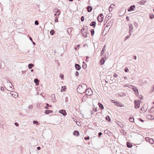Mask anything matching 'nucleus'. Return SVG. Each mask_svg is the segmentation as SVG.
<instances>
[{
  "label": "nucleus",
  "mask_w": 154,
  "mask_h": 154,
  "mask_svg": "<svg viewBox=\"0 0 154 154\" xmlns=\"http://www.w3.org/2000/svg\"><path fill=\"white\" fill-rule=\"evenodd\" d=\"M87 88V85L84 84H82L80 85L77 88V91L80 94H83L85 92V90Z\"/></svg>",
  "instance_id": "1"
},
{
  "label": "nucleus",
  "mask_w": 154,
  "mask_h": 154,
  "mask_svg": "<svg viewBox=\"0 0 154 154\" xmlns=\"http://www.w3.org/2000/svg\"><path fill=\"white\" fill-rule=\"evenodd\" d=\"M88 27L87 26H85V28H82L81 30V32L82 34L85 37H87V34L88 33L87 32Z\"/></svg>",
  "instance_id": "2"
},
{
  "label": "nucleus",
  "mask_w": 154,
  "mask_h": 154,
  "mask_svg": "<svg viewBox=\"0 0 154 154\" xmlns=\"http://www.w3.org/2000/svg\"><path fill=\"white\" fill-rule=\"evenodd\" d=\"M85 92L87 95H91L93 94L92 90L90 88H88L87 89H86Z\"/></svg>",
  "instance_id": "3"
},
{
  "label": "nucleus",
  "mask_w": 154,
  "mask_h": 154,
  "mask_svg": "<svg viewBox=\"0 0 154 154\" xmlns=\"http://www.w3.org/2000/svg\"><path fill=\"white\" fill-rule=\"evenodd\" d=\"M97 19L99 22H101L103 19V14H100L97 18Z\"/></svg>",
  "instance_id": "4"
},
{
  "label": "nucleus",
  "mask_w": 154,
  "mask_h": 154,
  "mask_svg": "<svg viewBox=\"0 0 154 154\" xmlns=\"http://www.w3.org/2000/svg\"><path fill=\"white\" fill-rule=\"evenodd\" d=\"M126 11V10L125 8L124 7H122L119 11V14L121 15H123L125 14Z\"/></svg>",
  "instance_id": "5"
},
{
  "label": "nucleus",
  "mask_w": 154,
  "mask_h": 154,
  "mask_svg": "<svg viewBox=\"0 0 154 154\" xmlns=\"http://www.w3.org/2000/svg\"><path fill=\"white\" fill-rule=\"evenodd\" d=\"M141 101H137L136 100L134 101V104L135 105L134 108L135 109L139 108L140 105V102Z\"/></svg>",
  "instance_id": "6"
},
{
  "label": "nucleus",
  "mask_w": 154,
  "mask_h": 154,
  "mask_svg": "<svg viewBox=\"0 0 154 154\" xmlns=\"http://www.w3.org/2000/svg\"><path fill=\"white\" fill-rule=\"evenodd\" d=\"M54 11L55 13V14H54V15L56 16H59L60 14V10L57 8L54 9Z\"/></svg>",
  "instance_id": "7"
},
{
  "label": "nucleus",
  "mask_w": 154,
  "mask_h": 154,
  "mask_svg": "<svg viewBox=\"0 0 154 154\" xmlns=\"http://www.w3.org/2000/svg\"><path fill=\"white\" fill-rule=\"evenodd\" d=\"M132 86V89L134 91V93H135L136 95H137H137H138V89L137 88L133 85Z\"/></svg>",
  "instance_id": "8"
},
{
  "label": "nucleus",
  "mask_w": 154,
  "mask_h": 154,
  "mask_svg": "<svg viewBox=\"0 0 154 154\" xmlns=\"http://www.w3.org/2000/svg\"><path fill=\"white\" fill-rule=\"evenodd\" d=\"M135 8V6L134 5H133L130 6L128 9V11L129 12L131 11H133L134 10V9Z\"/></svg>",
  "instance_id": "9"
},
{
  "label": "nucleus",
  "mask_w": 154,
  "mask_h": 154,
  "mask_svg": "<svg viewBox=\"0 0 154 154\" xmlns=\"http://www.w3.org/2000/svg\"><path fill=\"white\" fill-rule=\"evenodd\" d=\"M59 112L60 114H62V115L64 116H66L67 115V113L64 109L60 110L59 111Z\"/></svg>",
  "instance_id": "10"
},
{
  "label": "nucleus",
  "mask_w": 154,
  "mask_h": 154,
  "mask_svg": "<svg viewBox=\"0 0 154 154\" xmlns=\"http://www.w3.org/2000/svg\"><path fill=\"white\" fill-rule=\"evenodd\" d=\"M75 66L76 69L77 70H79L81 69V67L80 65L78 64H75Z\"/></svg>",
  "instance_id": "11"
},
{
  "label": "nucleus",
  "mask_w": 154,
  "mask_h": 154,
  "mask_svg": "<svg viewBox=\"0 0 154 154\" xmlns=\"http://www.w3.org/2000/svg\"><path fill=\"white\" fill-rule=\"evenodd\" d=\"M147 118L148 119L152 120L154 119V117L151 114H148L147 116Z\"/></svg>",
  "instance_id": "12"
},
{
  "label": "nucleus",
  "mask_w": 154,
  "mask_h": 154,
  "mask_svg": "<svg viewBox=\"0 0 154 154\" xmlns=\"http://www.w3.org/2000/svg\"><path fill=\"white\" fill-rule=\"evenodd\" d=\"M73 135L76 136H78L79 135V132L78 131L75 130L73 132Z\"/></svg>",
  "instance_id": "13"
},
{
  "label": "nucleus",
  "mask_w": 154,
  "mask_h": 154,
  "mask_svg": "<svg viewBox=\"0 0 154 154\" xmlns=\"http://www.w3.org/2000/svg\"><path fill=\"white\" fill-rule=\"evenodd\" d=\"M96 25V23L95 21H93L90 24V25L91 26H93V27L94 28L95 27Z\"/></svg>",
  "instance_id": "14"
},
{
  "label": "nucleus",
  "mask_w": 154,
  "mask_h": 154,
  "mask_svg": "<svg viewBox=\"0 0 154 154\" xmlns=\"http://www.w3.org/2000/svg\"><path fill=\"white\" fill-rule=\"evenodd\" d=\"M34 82L35 83V85L36 86H38L39 85V81L38 79H35L34 80Z\"/></svg>",
  "instance_id": "15"
},
{
  "label": "nucleus",
  "mask_w": 154,
  "mask_h": 154,
  "mask_svg": "<svg viewBox=\"0 0 154 154\" xmlns=\"http://www.w3.org/2000/svg\"><path fill=\"white\" fill-rule=\"evenodd\" d=\"M87 10L88 12H90L92 11V8L91 6H88L87 7Z\"/></svg>",
  "instance_id": "16"
},
{
  "label": "nucleus",
  "mask_w": 154,
  "mask_h": 154,
  "mask_svg": "<svg viewBox=\"0 0 154 154\" xmlns=\"http://www.w3.org/2000/svg\"><path fill=\"white\" fill-rule=\"evenodd\" d=\"M147 106V104H144L143 105V107L140 109V110L142 111H144L143 112H144L147 109H146V110H145V108L144 107Z\"/></svg>",
  "instance_id": "17"
},
{
  "label": "nucleus",
  "mask_w": 154,
  "mask_h": 154,
  "mask_svg": "<svg viewBox=\"0 0 154 154\" xmlns=\"http://www.w3.org/2000/svg\"><path fill=\"white\" fill-rule=\"evenodd\" d=\"M53 112L52 110H45L44 113L46 114H49L50 113H52Z\"/></svg>",
  "instance_id": "18"
},
{
  "label": "nucleus",
  "mask_w": 154,
  "mask_h": 154,
  "mask_svg": "<svg viewBox=\"0 0 154 154\" xmlns=\"http://www.w3.org/2000/svg\"><path fill=\"white\" fill-rule=\"evenodd\" d=\"M51 97H52V100L54 102H55L56 101L55 98V95L54 94H53L51 95Z\"/></svg>",
  "instance_id": "19"
},
{
  "label": "nucleus",
  "mask_w": 154,
  "mask_h": 154,
  "mask_svg": "<svg viewBox=\"0 0 154 154\" xmlns=\"http://www.w3.org/2000/svg\"><path fill=\"white\" fill-rule=\"evenodd\" d=\"M72 29L73 28L72 27L69 28L67 29V32L68 34H69L71 33Z\"/></svg>",
  "instance_id": "20"
},
{
  "label": "nucleus",
  "mask_w": 154,
  "mask_h": 154,
  "mask_svg": "<svg viewBox=\"0 0 154 154\" xmlns=\"http://www.w3.org/2000/svg\"><path fill=\"white\" fill-rule=\"evenodd\" d=\"M127 147L129 148H131L132 146V144L129 142H127Z\"/></svg>",
  "instance_id": "21"
},
{
  "label": "nucleus",
  "mask_w": 154,
  "mask_h": 154,
  "mask_svg": "<svg viewBox=\"0 0 154 154\" xmlns=\"http://www.w3.org/2000/svg\"><path fill=\"white\" fill-rule=\"evenodd\" d=\"M104 62H105V60H104V59L102 57L101 59V60L100 61V65H103L104 63Z\"/></svg>",
  "instance_id": "22"
},
{
  "label": "nucleus",
  "mask_w": 154,
  "mask_h": 154,
  "mask_svg": "<svg viewBox=\"0 0 154 154\" xmlns=\"http://www.w3.org/2000/svg\"><path fill=\"white\" fill-rule=\"evenodd\" d=\"M98 105L99 106V107L101 109H104V106L101 103H98Z\"/></svg>",
  "instance_id": "23"
},
{
  "label": "nucleus",
  "mask_w": 154,
  "mask_h": 154,
  "mask_svg": "<svg viewBox=\"0 0 154 154\" xmlns=\"http://www.w3.org/2000/svg\"><path fill=\"white\" fill-rule=\"evenodd\" d=\"M150 113H153L154 111V108L153 106L152 107L151 109H149L148 111Z\"/></svg>",
  "instance_id": "24"
},
{
  "label": "nucleus",
  "mask_w": 154,
  "mask_h": 154,
  "mask_svg": "<svg viewBox=\"0 0 154 154\" xmlns=\"http://www.w3.org/2000/svg\"><path fill=\"white\" fill-rule=\"evenodd\" d=\"M117 123L121 127L123 128V125L121 122L118 121H117Z\"/></svg>",
  "instance_id": "25"
},
{
  "label": "nucleus",
  "mask_w": 154,
  "mask_h": 154,
  "mask_svg": "<svg viewBox=\"0 0 154 154\" xmlns=\"http://www.w3.org/2000/svg\"><path fill=\"white\" fill-rule=\"evenodd\" d=\"M106 120L109 122H111V120L109 117L108 116H107L106 117Z\"/></svg>",
  "instance_id": "26"
},
{
  "label": "nucleus",
  "mask_w": 154,
  "mask_h": 154,
  "mask_svg": "<svg viewBox=\"0 0 154 154\" xmlns=\"http://www.w3.org/2000/svg\"><path fill=\"white\" fill-rule=\"evenodd\" d=\"M66 89V86H64L62 87L61 89V91L63 92V91H65Z\"/></svg>",
  "instance_id": "27"
},
{
  "label": "nucleus",
  "mask_w": 154,
  "mask_h": 154,
  "mask_svg": "<svg viewBox=\"0 0 154 154\" xmlns=\"http://www.w3.org/2000/svg\"><path fill=\"white\" fill-rule=\"evenodd\" d=\"M34 66V65L32 63H30L28 64V67L29 69H31L33 66Z\"/></svg>",
  "instance_id": "28"
},
{
  "label": "nucleus",
  "mask_w": 154,
  "mask_h": 154,
  "mask_svg": "<svg viewBox=\"0 0 154 154\" xmlns=\"http://www.w3.org/2000/svg\"><path fill=\"white\" fill-rule=\"evenodd\" d=\"M112 25V23L111 22H109L107 23L105 28L106 27H109V26H110V27L109 28L110 29V28L111 27Z\"/></svg>",
  "instance_id": "29"
},
{
  "label": "nucleus",
  "mask_w": 154,
  "mask_h": 154,
  "mask_svg": "<svg viewBox=\"0 0 154 154\" xmlns=\"http://www.w3.org/2000/svg\"><path fill=\"white\" fill-rule=\"evenodd\" d=\"M55 32L54 30L52 29L50 31V33L51 35H53L55 33Z\"/></svg>",
  "instance_id": "30"
},
{
  "label": "nucleus",
  "mask_w": 154,
  "mask_h": 154,
  "mask_svg": "<svg viewBox=\"0 0 154 154\" xmlns=\"http://www.w3.org/2000/svg\"><path fill=\"white\" fill-rule=\"evenodd\" d=\"M112 102L113 103L115 104V105L117 106V104H118V103H119V102L114 100H112Z\"/></svg>",
  "instance_id": "31"
},
{
  "label": "nucleus",
  "mask_w": 154,
  "mask_h": 154,
  "mask_svg": "<svg viewBox=\"0 0 154 154\" xmlns=\"http://www.w3.org/2000/svg\"><path fill=\"white\" fill-rule=\"evenodd\" d=\"M129 121L132 122H134V118L133 117H130L129 118Z\"/></svg>",
  "instance_id": "32"
},
{
  "label": "nucleus",
  "mask_w": 154,
  "mask_h": 154,
  "mask_svg": "<svg viewBox=\"0 0 154 154\" xmlns=\"http://www.w3.org/2000/svg\"><path fill=\"white\" fill-rule=\"evenodd\" d=\"M33 123L34 124H36L37 125H39V123H38V122L36 120H34L33 121Z\"/></svg>",
  "instance_id": "33"
},
{
  "label": "nucleus",
  "mask_w": 154,
  "mask_h": 154,
  "mask_svg": "<svg viewBox=\"0 0 154 154\" xmlns=\"http://www.w3.org/2000/svg\"><path fill=\"white\" fill-rule=\"evenodd\" d=\"M91 35L92 36H93L94 35V30L93 29H92L91 30Z\"/></svg>",
  "instance_id": "34"
},
{
  "label": "nucleus",
  "mask_w": 154,
  "mask_h": 154,
  "mask_svg": "<svg viewBox=\"0 0 154 154\" xmlns=\"http://www.w3.org/2000/svg\"><path fill=\"white\" fill-rule=\"evenodd\" d=\"M87 67V65L86 63L84 62H83V64L82 65V67L84 69H85Z\"/></svg>",
  "instance_id": "35"
},
{
  "label": "nucleus",
  "mask_w": 154,
  "mask_h": 154,
  "mask_svg": "<svg viewBox=\"0 0 154 154\" xmlns=\"http://www.w3.org/2000/svg\"><path fill=\"white\" fill-rule=\"evenodd\" d=\"M146 2V0H142L139 2L140 3L141 5L143 4L144 3H145Z\"/></svg>",
  "instance_id": "36"
},
{
  "label": "nucleus",
  "mask_w": 154,
  "mask_h": 154,
  "mask_svg": "<svg viewBox=\"0 0 154 154\" xmlns=\"http://www.w3.org/2000/svg\"><path fill=\"white\" fill-rule=\"evenodd\" d=\"M128 25L129 26V29H131V30H133V26L132 24L130 23V24H129Z\"/></svg>",
  "instance_id": "37"
},
{
  "label": "nucleus",
  "mask_w": 154,
  "mask_h": 154,
  "mask_svg": "<svg viewBox=\"0 0 154 154\" xmlns=\"http://www.w3.org/2000/svg\"><path fill=\"white\" fill-rule=\"evenodd\" d=\"M104 133L105 134H110L111 133V132L110 131H109L108 130H106L104 131Z\"/></svg>",
  "instance_id": "38"
},
{
  "label": "nucleus",
  "mask_w": 154,
  "mask_h": 154,
  "mask_svg": "<svg viewBox=\"0 0 154 154\" xmlns=\"http://www.w3.org/2000/svg\"><path fill=\"white\" fill-rule=\"evenodd\" d=\"M154 142V140L152 138H150L149 143H150L153 144V143Z\"/></svg>",
  "instance_id": "39"
},
{
  "label": "nucleus",
  "mask_w": 154,
  "mask_h": 154,
  "mask_svg": "<svg viewBox=\"0 0 154 154\" xmlns=\"http://www.w3.org/2000/svg\"><path fill=\"white\" fill-rule=\"evenodd\" d=\"M119 95H120L121 97V96H125L126 94L125 93H123V92H121L120 93V94H119Z\"/></svg>",
  "instance_id": "40"
},
{
  "label": "nucleus",
  "mask_w": 154,
  "mask_h": 154,
  "mask_svg": "<svg viewBox=\"0 0 154 154\" xmlns=\"http://www.w3.org/2000/svg\"><path fill=\"white\" fill-rule=\"evenodd\" d=\"M118 104H117V106H120V107H122L124 106V105H123L122 103H120L119 102V103H118Z\"/></svg>",
  "instance_id": "41"
},
{
  "label": "nucleus",
  "mask_w": 154,
  "mask_h": 154,
  "mask_svg": "<svg viewBox=\"0 0 154 154\" xmlns=\"http://www.w3.org/2000/svg\"><path fill=\"white\" fill-rule=\"evenodd\" d=\"M137 96H138V97L139 98L140 100H142L143 99V96L141 95H137H137H136Z\"/></svg>",
  "instance_id": "42"
},
{
  "label": "nucleus",
  "mask_w": 154,
  "mask_h": 154,
  "mask_svg": "<svg viewBox=\"0 0 154 154\" xmlns=\"http://www.w3.org/2000/svg\"><path fill=\"white\" fill-rule=\"evenodd\" d=\"M134 26L136 27L137 28L138 27V24L136 22L134 21Z\"/></svg>",
  "instance_id": "43"
},
{
  "label": "nucleus",
  "mask_w": 154,
  "mask_h": 154,
  "mask_svg": "<svg viewBox=\"0 0 154 154\" xmlns=\"http://www.w3.org/2000/svg\"><path fill=\"white\" fill-rule=\"evenodd\" d=\"M106 45H105L103 47V48H102V52H104L105 51V50H106Z\"/></svg>",
  "instance_id": "44"
},
{
  "label": "nucleus",
  "mask_w": 154,
  "mask_h": 154,
  "mask_svg": "<svg viewBox=\"0 0 154 154\" xmlns=\"http://www.w3.org/2000/svg\"><path fill=\"white\" fill-rule=\"evenodd\" d=\"M96 116H97V117H99L101 116L100 112L97 113Z\"/></svg>",
  "instance_id": "45"
},
{
  "label": "nucleus",
  "mask_w": 154,
  "mask_h": 154,
  "mask_svg": "<svg viewBox=\"0 0 154 154\" xmlns=\"http://www.w3.org/2000/svg\"><path fill=\"white\" fill-rule=\"evenodd\" d=\"M131 33H130V35H127L126 37L125 38V40H126L128 38L130 37V36L131 35Z\"/></svg>",
  "instance_id": "46"
},
{
  "label": "nucleus",
  "mask_w": 154,
  "mask_h": 154,
  "mask_svg": "<svg viewBox=\"0 0 154 154\" xmlns=\"http://www.w3.org/2000/svg\"><path fill=\"white\" fill-rule=\"evenodd\" d=\"M149 17L150 19H152L154 18V15L153 14L149 15Z\"/></svg>",
  "instance_id": "47"
},
{
  "label": "nucleus",
  "mask_w": 154,
  "mask_h": 154,
  "mask_svg": "<svg viewBox=\"0 0 154 154\" xmlns=\"http://www.w3.org/2000/svg\"><path fill=\"white\" fill-rule=\"evenodd\" d=\"M124 71H125V72H128V71H129V69H128V68H127V67H125V69Z\"/></svg>",
  "instance_id": "48"
},
{
  "label": "nucleus",
  "mask_w": 154,
  "mask_h": 154,
  "mask_svg": "<svg viewBox=\"0 0 154 154\" xmlns=\"http://www.w3.org/2000/svg\"><path fill=\"white\" fill-rule=\"evenodd\" d=\"M84 139L85 140H88L89 139L90 137L89 136H87V137H85Z\"/></svg>",
  "instance_id": "49"
},
{
  "label": "nucleus",
  "mask_w": 154,
  "mask_h": 154,
  "mask_svg": "<svg viewBox=\"0 0 154 154\" xmlns=\"http://www.w3.org/2000/svg\"><path fill=\"white\" fill-rule=\"evenodd\" d=\"M35 24L36 25H38L39 23L38 20H36L35 21Z\"/></svg>",
  "instance_id": "50"
},
{
  "label": "nucleus",
  "mask_w": 154,
  "mask_h": 154,
  "mask_svg": "<svg viewBox=\"0 0 154 154\" xmlns=\"http://www.w3.org/2000/svg\"><path fill=\"white\" fill-rule=\"evenodd\" d=\"M145 139L147 141L149 142V140H150L149 138V137H145Z\"/></svg>",
  "instance_id": "51"
},
{
  "label": "nucleus",
  "mask_w": 154,
  "mask_h": 154,
  "mask_svg": "<svg viewBox=\"0 0 154 154\" xmlns=\"http://www.w3.org/2000/svg\"><path fill=\"white\" fill-rule=\"evenodd\" d=\"M75 75L76 76H78L79 75V72L78 71H76L75 73Z\"/></svg>",
  "instance_id": "52"
},
{
  "label": "nucleus",
  "mask_w": 154,
  "mask_h": 154,
  "mask_svg": "<svg viewBox=\"0 0 154 154\" xmlns=\"http://www.w3.org/2000/svg\"><path fill=\"white\" fill-rule=\"evenodd\" d=\"M81 20L82 22H83L84 21V17L83 16H82L81 17Z\"/></svg>",
  "instance_id": "53"
},
{
  "label": "nucleus",
  "mask_w": 154,
  "mask_h": 154,
  "mask_svg": "<svg viewBox=\"0 0 154 154\" xmlns=\"http://www.w3.org/2000/svg\"><path fill=\"white\" fill-rule=\"evenodd\" d=\"M55 22H58V18L57 17H56L54 19Z\"/></svg>",
  "instance_id": "54"
},
{
  "label": "nucleus",
  "mask_w": 154,
  "mask_h": 154,
  "mask_svg": "<svg viewBox=\"0 0 154 154\" xmlns=\"http://www.w3.org/2000/svg\"><path fill=\"white\" fill-rule=\"evenodd\" d=\"M60 77H61L62 79H63L64 78V75L63 74H60Z\"/></svg>",
  "instance_id": "55"
},
{
  "label": "nucleus",
  "mask_w": 154,
  "mask_h": 154,
  "mask_svg": "<svg viewBox=\"0 0 154 154\" xmlns=\"http://www.w3.org/2000/svg\"><path fill=\"white\" fill-rule=\"evenodd\" d=\"M102 132H100L98 133V137H99L100 138V136L102 135Z\"/></svg>",
  "instance_id": "56"
},
{
  "label": "nucleus",
  "mask_w": 154,
  "mask_h": 154,
  "mask_svg": "<svg viewBox=\"0 0 154 154\" xmlns=\"http://www.w3.org/2000/svg\"><path fill=\"white\" fill-rule=\"evenodd\" d=\"M87 96H84L82 98V101H83V100H84L85 99H86L87 97Z\"/></svg>",
  "instance_id": "57"
},
{
  "label": "nucleus",
  "mask_w": 154,
  "mask_h": 154,
  "mask_svg": "<svg viewBox=\"0 0 154 154\" xmlns=\"http://www.w3.org/2000/svg\"><path fill=\"white\" fill-rule=\"evenodd\" d=\"M32 105H30L28 107V109H32Z\"/></svg>",
  "instance_id": "58"
},
{
  "label": "nucleus",
  "mask_w": 154,
  "mask_h": 154,
  "mask_svg": "<svg viewBox=\"0 0 154 154\" xmlns=\"http://www.w3.org/2000/svg\"><path fill=\"white\" fill-rule=\"evenodd\" d=\"M114 6V4H112L110 5L109 7L111 8H112Z\"/></svg>",
  "instance_id": "59"
},
{
  "label": "nucleus",
  "mask_w": 154,
  "mask_h": 154,
  "mask_svg": "<svg viewBox=\"0 0 154 154\" xmlns=\"http://www.w3.org/2000/svg\"><path fill=\"white\" fill-rule=\"evenodd\" d=\"M113 76L115 78H116L117 76V75L115 73H114L113 75Z\"/></svg>",
  "instance_id": "60"
},
{
  "label": "nucleus",
  "mask_w": 154,
  "mask_h": 154,
  "mask_svg": "<svg viewBox=\"0 0 154 154\" xmlns=\"http://www.w3.org/2000/svg\"><path fill=\"white\" fill-rule=\"evenodd\" d=\"M46 105L48 106H49V107H52V105H49L48 103H46Z\"/></svg>",
  "instance_id": "61"
},
{
  "label": "nucleus",
  "mask_w": 154,
  "mask_h": 154,
  "mask_svg": "<svg viewBox=\"0 0 154 154\" xmlns=\"http://www.w3.org/2000/svg\"><path fill=\"white\" fill-rule=\"evenodd\" d=\"M139 120L140 121V122H144V121L141 118H139Z\"/></svg>",
  "instance_id": "62"
},
{
  "label": "nucleus",
  "mask_w": 154,
  "mask_h": 154,
  "mask_svg": "<svg viewBox=\"0 0 154 154\" xmlns=\"http://www.w3.org/2000/svg\"><path fill=\"white\" fill-rule=\"evenodd\" d=\"M65 102H67L68 101V97H66V98H65Z\"/></svg>",
  "instance_id": "63"
},
{
  "label": "nucleus",
  "mask_w": 154,
  "mask_h": 154,
  "mask_svg": "<svg viewBox=\"0 0 154 154\" xmlns=\"http://www.w3.org/2000/svg\"><path fill=\"white\" fill-rule=\"evenodd\" d=\"M14 124L16 126H19V124L18 123L15 122Z\"/></svg>",
  "instance_id": "64"
}]
</instances>
